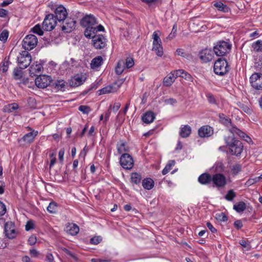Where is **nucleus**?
Wrapping results in <instances>:
<instances>
[{
  "label": "nucleus",
  "instance_id": "f257e3e1",
  "mask_svg": "<svg viewBox=\"0 0 262 262\" xmlns=\"http://www.w3.org/2000/svg\"><path fill=\"white\" fill-rule=\"evenodd\" d=\"M97 24V19L93 15H86L82 18L80 25L86 28L84 31V35L86 37H92L93 34L104 30V27L101 25L96 26Z\"/></svg>",
  "mask_w": 262,
  "mask_h": 262
},
{
  "label": "nucleus",
  "instance_id": "f03ea898",
  "mask_svg": "<svg viewBox=\"0 0 262 262\" xmlns=\"http://www.w3.org/2000/svg\"><path fill=\"white\" fill-rule=\"evenodd\" d=\"M229 132L230 133V135L224 137V140L228 147L230 146L233 143H234V141H238V140L235 139V135L247 142L251 140V138L248 135L236 126H232V127L229 129Z\"/></svg>",
  "mask_w": 262,
  "mask_h": 262
},
{
  "label": "nucleus",
  "instance_id": "7ed1b4c3",
  "mask_svg": "<svg viewBox=\"0 0 262 262\" xmlns=\"http://www.w3.org/2000/svg\"><path fill=\"white\" fill-rule=\"evenodd\" d=\"M229 66L225 58H220L214 63V73L220 76H224L228 73Z\"/></svg>",
  "mask_w": 262,
  "mask_h": 262
},
{
  "label": "nucleus",
  "instance_id": "20e7f679",
  "mask_svg": "<svg viewBox=\"0 0 262 262\" xmlns=\"http://www.w3.org/2000/svg\"><path fill=\"white\" fill-rule=\"evenodd\" d=\"M231 48V45L229 42L220 40L214 46L213 52L218 56H223L229 53Z\"/></svg>",
  "mask_w": 262,
  "mask_h": 262
},
{
  "label": "nucleus",
  "instance_id": "39448f33",
  "mask_svg": "<svg viewBox=\"0 0 262 262\" xmlns=\"http://www.w3.org/2000/svg\"><path fill=\"white\" fill-rule=\"evenodd\" d=\"M152 39V51H155L158 56H162L163 55L162 42L159 34L156 31L153 33Z\"/></svg>",
  "mask_w": 262,
  "mask_h": 262
},
{
  "label": "nucleus",
  "instance_id": "423d86ee",
  "mask_svg": "<svg viewBox=\"0 0 262 262\" xmlns=\"http://www.w3.org/2000/svg\"><path fill=\"white\" fill-rule=\"evenodd\" d=\"M31 61V55L26 51H23L17 57V61L21 69L27 68L30 65Z\"/></svg>",
  "mask_w": 262,
  "mask_h": 262
},
{
  "label": "nucleus",
  "instance_id": "0eeeda50",
  "mask_svg": "<svg viewBox=\"0 0 262 262\" xmlns=\"http://www.w3.org/2000/svg\"><path fill=\"white\" fill-rule=\"evenodd\" d=\"M37 42V38L35 35L29 34L23 39V47L26 50H31L36 47Z\"/></svg>",
  "mask_w": 262,
  "mask_h": 262
},
{
  "label": "nucleus",
  "instance_id": "6e6552de",
  "mask_svg": "<svg viewBox=\"0 0 262 262\" xmlns=\"http://www.w3.org/2000/svg\"><path fill=\"white\" fill-rule=\"evenodd\" d=\"M57 24V20L54 15L49 14L46 15L42 23V28L47 31H51L54 29Z\"/></svg>",
  "mask_w": 262,
  "mask_h": 262
},
{
  "label": "nucleus",
  "instance_id": "1a4fd4ad",
  "mask_svg": "<svg viewBox=\"0 0 262 262\" xmlns=\"http://www.w3.org/2000/svg\"><path fill=\"white\" fill-rule=\"evenodd\" d=\"M92 37H88L92 38V41L94 47L96 49H101L106 46V39L101 34L96 35L93 34Z\"/></svg>",
  "mask_w": 262,
  "mask_h": 262
},
{
  "label": "nucleus",
  "instance_id": "9d476101",
  "mask_svg": "<svg viewBox=\"0 0 262 262\" xmlns=\"http://www.w3.org/2000/svg\"><path fill=\"white\" fill-rule=\"evenodd\" d=\"M252 87L256 90H262V74L259 73H253L250 77Z\"/></svg>",
  "mask_w": 262,
  "mask_h": 262
},
{
  "label": "nucleus",
  "instance_id": "9b49d317",
  "mask_svg": "<svg viewBox=\"0 0 262 262\" xmlns=\"http://www.w3.org/2000/svg\"><path fill=\"white\" fill-rule=\"evenodd\" d=\"M120 163L125 169H130L134 166L133 159L129 154H123L120 158Z\"/></svg>",
  "mask_w": 262,
  "mask_h": 262
},
{
  "label": "nucleus",
  "instance_id": "f8f14e48",
  "mask_svg": "<svg viewBox=\"0 0 262 262\" xmlns=\"http://www.w3.org/2000/svg\"><path fill=\"white\" fill-rule=\"evenodd\" d=\"M212 182L217 188H223L227 184L226 178L222 173H215L212 175Z\"/></svg>",
  "mask_w": 262,
  "mask_h": 262
},
{
  "label": "nucleus",
  "instance_id": "ddd939ff",
  "mask_svg": "<svg viewBox=\"0 0 262 262\" xmlns=\"http://www.w3.org/2000/svg\"><path fill=\"white\" fill-rule=\"evenodd\" d=\"M51 79V77L49 76L39 75L35 79V84L39 88H46L50 85Z\"/></svg>",
  "mask_w": 262,
  "mask_h": 262
},
{
  "label": "nucleus",
  "instance_id": "4468645a",
  "mask_svg": "<svg viewBox=\"0 0 262 262\" xmlns=\"http://www.w3.org/2000/svg\"><path fill=\"white\" fill-rule=\"evenodd\" d=\"M4 233L5 235L9 239H13L16 236L14 224L11 222H7L4 226Z\"/></svg>",
  "mask_w": 262,
  "mask_h": 262
},
{
  "label": "nucleus",
  "instance_id": "2eb2a0df",
  "mask_svg": "<svg viewBox=\"0 0 262 262\" xmlns=\"http://www.w3.org/2000/svg\"><path fill=\"white\" fill-rule=\"evenodd\" d=\"M229 149L232 155L239 156L243 150V145L242 143L238 140L237 141H234V143L230 145Z\"/></svg>",
  "mask_w": 262,
  "mask_h": 262
},
{
  "label": "nucleus",
  "instance_id": "dca6fc26",
  "mask_svg": "<svg viewBox=\"0 0 262 262\" xmlns=\"http://www.w3.org/2000/svg\"><path fill=\"white\" fill-rule=\"evenodd\" d=\"M199 58L203 62H208L213 58V52L208 49L202 50L199 53Z\"/></svg>",
  "mask_w": 262,
  "mask_h": 262
},
{
  "label": "nucleus",
  "instance_id": "f3484780",
  "mask_svg": "<svg viewBox=\"0 0 262 262\" xmlns=\"http://www.w3.org/2000/svg\"><path fill=\"white\" fill-rule=\"evenodd\" d=\"M76 21L73 18H67L62 26V30L66 33L72 32L76 27Z\"/></svg>",
  "mask_w": 262,
  "mask_h": 262
},
{
  "label": "nucleus",
  "instance_id": "a211bd4d",
  "mask_svg": "<svg viewBox=\"0 0 262 262\" xmlns=\"http://www.w3.org/2000/svg\"><path fill=\"white\" fill-rule=\"evenodd\" d=\"M66 9L62 6H59L55 10V18L57 20L60 22L66 19L67 16Z\"/></svg>",
  "mask_w": 262,
  "mask_h": 262
},
{
  "label": "nucleus",
  "instance_id": "6ab92c4d",
  "mask_svg": "<svg viewBox=\"0 0 262 262\" xmlns=\"http://www.w3.org/2000/svg\"><path fill=\"white\" fill-rule=\"evenodd\" d=\"M213 129L209 125H204L201 127L198 130L199 136L201 138H207L213 134Z\"/></svg>",
  "mask_w": 262,
  "mask_h": 262
},
{
  "label": "nucleus",
  "instance_id": "aec40b11",
  "mask_svg": "<svg viewBox=\"0 0 262 262\" xmlns=\"http://www.w3.org/2000/svg\"><path fill=\"white\" fill-rule=\"evenodd\" d=\"M37 130H32L25 134L21 138V140L28 144H31L34 142L35 137L38 135Z\"/></svg>",
  "mask_w": 262,
  "mask_h": 262
},
{
  "label": "nucleus",
  "instance_id": "412c9836",
  "mask_svg": "<svg viewBox=\"0 0 262 262\" xmlns=\"http://www.w3.org/2000/svg\"><path fill=\"white\" fill-rule=\"evenodd\" d=\"M212 176L208 173H203L198 178V182L202 185H208L212 182Z\"/></svg>",
  "mask_w": 262,
  "mask_h": 262
},
{
  "label": "nucleus",
  "instance_id": "4be33fe9",
  "mask_svg": "<svg viewBox=\"0 0 262 262\" xmlns=\"http://www.w3.org/2000/svg\"><path fill=\"white\" fill-rule=\"evenodd\" d=\"M84 81L81 76L76 75L69 80V84L71 87H77L81 85Z\"/></svg>",
  "mask_w": 262,
  "mask_h": 262
},
{
  "label": "nucleus",
  "instance_id": "5701e85b",
  "mask_svg": "<svg viewBox=\"0 0 262 262\" xmlns=\"http://www.w3.org/2000/svg\"><path fill=\"white\" fill-rule=\"evenodd\" d=\"M42 69L43 67L40 63L32 65L29 69L30 76L31 77L39 76L38 74H40Z\"/></svg>",
  "mask_w": 262,
  "mask_h": 262
},
{
  "label": "nucleus",
  "instance_id": "b1692460",
  "mask_svg": "<svg viewBox=\"0 0 262 262\" xmlns=\"http://www.w3.org/2000/svg\"><path fill=\"white\" fill-rule=\"evenodd\" d=\"M66 231L69 234L72 235H75L78 233L79 228L75 224L68 223L66 226Z\"/></svg>",
  "mask_w": 262,
  "mask_h": 262
},
{
  "label": "nucleus",
  "instance_id": "393cba45",
  "mask_svg": "<svg viewBox=\"0 0 262 262\" xmlns=\"http://www.w3.org/2000/svg\"><path fill=\"white\" fill-rule=\"evenodd\" d=\"M155 119V114L151 111L146 112L142 117L143 122L146 124H149L154 121Z\"/></svg>",
  "mask_w": 262,
  "mask_h": 262
},
{
  "label": "nucleus",
  "instance_id": "a878e982",
  "mask_svg": "<svg viewBox=\"0 0 262 262\" xmlns=\"http://www.w3.org/2000/svg\"><path fill=\"white\" fill-rule=\"evenodd\" d=\"M142 185L146 190L151 189L155 185L154 180L150 178H146L142 180Z\"/></svg>",
  "mask_w": 262,
  "mask_h": 262
},
{
  "label": "nucleus",
  "instance_id": "bb28decb",
  "mask_svg": "<svg viewBox=\"0 0 262 262\" xmlns=\"http://www.w3.org/2000/svg\"><path fill=\"white\" fill-rule=\"evenodd\" d=\"M175 80L176 77H174L172 72H171L164 78L163 85L166 87H169L172 85Z\"/></svg>",
  "mask_w": 262,
  "mask_h": 262
},
{
  "label": "nucleus",
  "instance_id": "cd10ccee",
  "mask_svg": "<svg viewBox=\"0 0 262 262\" xmlns=\"http://www.w3.org/2000/svg\"><path fill=\"white\" fill-rule=\"evenodd\" d=\"M213 6L219 10L223 12H228L230 11V8L224 4L221 1L214 2Z\"/></svg>",
  "mask_w": 262,
  "mask_h": 262
},
{
  "label": "nucleus",
  "instance_id": "c85d7f7f",
  "mask_svg": "<svg viewBox=\"0 0 262 262\" xmlns=\"http://www.w3.org/2000/svg\"><path fill=\"white\" fill-rule=\"evenodd\" d=\"M191 133V128L188 125H185L181 128L180 135L182 138H187Z\"/></svg>",
  "mask_w": 262,
  "mask_h": 262
},
{
  "label": "nucleus",
  "instance_id": "c756f323",
  "mask_svg": "<svg viewBox=\"0 0 262 262\" xmlns=\"http://www.w3.org/2000/svg\"><path fill=\"white\" fill-rule=\"evenodd\" d=\"M11 62L9 60V57H5L3 61L0 63V71L6 73L9 68Z\"/></svg>",
  "mask_w": 262,
  "mask_h": 262
},
{
  "label": "nucleus",
  "instance_id": "7c9ffc66",
  "mask_svg": "<svg viewBox=\"0 0 262 262\" xmlns=\"http://www.w3.org/2000/svg\"><path fill=\"white\" fill-rule=\"evenodd\" d=\"M103 63V58L101 56H98L93 58L91 63L92 69H96L102 65Z\"/></svg>",
  "mask_w": 262,
  "mask_h": 262
},
{
  "label": "nucleus",
  "instance_id": "2f4dec72",
  "mask_svg": "<svg viewBox=\"0 0 262 262\" xmlns=\"http://www.w3.org/2000/svg\"><path fill=\"white\" fill-rule=\"evenodd\" d=\"M142 177L141 174L138 172H133L130 174V181L134 184H139L141 183Z\"/></svg>",
  "mask_w": 262,
  "mask_h": 262
},
{
  "label": "nucleus",
  "instance_id": "473e14b6",
  "mask_svg": "<svg viewBox=\"0 0 262 262\" xmlns=\"http://www.w3.org/2000/svg\"><path fill=\"white\" fill-rule=\"evenodd\" d=\"M172 72L173 74L174 77H176V79L178 77H181L185 79H188L191 77L189 74L187 73L184 70L182 69L175 70Z\"/></svg>",
  "mask_w": 262,
  "mask_h": 262
},
{
  "label": "nucleus",
  "instance_id": "72a5a7b5",
  "mask_svg": "<svg viewBox=\"0 0 262 262\" xmlns=\"http://www.w3.org/2000/svg\"><path fill=\"white\" fill-rule=\"evenodd\" d=\"M233 208L237 212L240 213L246 210V205L244 202L241 201L234 204Z\"/></svg>",
  "mask_w": 262,
  "mask_h": 262
},
{
  "label": "nucleus",
  "instance_id": "f704fd0d",
  "mask_svg": "<svg viewBox=\"0 0 262 262\" xmlns=\"http://www.w3.org/2000/svg\"><path fill=\"white\" fill-rule=\"evenodd\" d=\"M219 118H220V122L227 126H231V127L233 126L231 124V119L226 117L224 114H221L219 115Z\"/></svg>",
  "mask_w": 262,
  "mask_h": 262
},
{
  "label": "nucleus",
  "instance_id": "c9c22d12",
  "mask_svg": "<svg viewBox=\"0 0 262 262\" xmlns=\"http://www.w3.org/2000/svg\"><path fill=\"white\" fill-rule=\"evenodd\" d=\"M53 85L58 90L64 91L66 86V82L62 79L57 80L53 83Z\"/></svg>",
  "mask_w": 262,
  "mask_h": 262
},
{
  "label": "nucleus",
  "instance_id": "e433bc0d",
  "mask_svg": "<svg viewBox=\"0 0 262 262\" xmlns=\"http://www.w3.org/2000/svg\"><path fill=\"white\" fill-rule=\"evenodd\" d=\"M125 69L124 61L123 60H119L115 68L116 74L118 75L121 74Z\"/></svg>",
  "mask_w": 262,
  "mask_h": 262
},
{
  "label": "nucleus",
  "instance_id": "4c0bfd02",
  "mask_svg": "<svg viewBox=\"0 0 262 262\" xmlns=\"http://www.w3.org/2000/svg\"><path fill=\"white\" fill-rule=\"evenodd\" d=\"M58 204L57 203L54 201H52L50 203L49 205L47 207V211L50 213H56L57 212Z\"/></svg>",
  "mask_w": 262,
  "mask_h": 262
},
{
  "label": "nucleus",
  "instance_id": "58836bf2",
  "mask_svg": "<svg viewBox=\"0 0 262 262\" xmlns=\"http://www.w3.org/2000/svg\"><path fill=\"white\" fill-rule=\"evenodd\" d=\"M252 47L255 52H262V40H258L256 41L253 42L252 45Z\"/></svg>",
  "mask_w": 262,
  "mask_h": 262
},
{
  "label": "nucleus",
  "instance_id": "ea45409f",
  "mask_svg": "<svg viewBox=\"0 0 262 262\" xmlns=\"http://www.w3.org/2000/svg\"><path fill=\"white\" fill-rule=\"evenodd\" d=\"M18 108V104L17 103H13L5 106L4 110L6 112H12L13 111L17 110Z\"/></svg>",
  "mask_w": 262,
  "mask_h": 262
},
{
  "label": "nucleus",
  "instance_id": "a19ab883",
  "mask_svg": "<svg viewBox=\"0 0 262 262\" xmlns=\"http://www.w3.org/2000/svg\"><path fill=\"white\" fill-rule=\"evenodd\" d=\"M31 31L38 35L41 36L43 34V31L42 30L41 26L39 24L36 25L33 28L31 29Z\"/></svg>",
  "mask_w": 262,
  "mask_h": 262
},
{
  "label": "nucleus",
  "instance_id": "79ce46f5",
  "mask_svg": "<svg viewBox=\"0 0 262 262\" xmlns=\"http://www.w3.org/2000/svg\"><path fill=\"white\" fill-rule=\"evenodd\" d=\"M236 196V193L233 189L229 190L226 195L225 196V199L228 201H232Z\"/></svg>",
  "mask_w": 262,
  "mask_h": 262
},
{
  "label": "nucleus",
  "instance_id": "37998d69",
  "mask_svg": "<svg viewBox=\"0 0 262 262\" xmlns=\"http://www.w3.org/2000/svg\"><path fill=\"white\" fill-rule=\"evenodd\" d=\"M22 69L16 68L13 71V77L16 80L20 79L22 77Z\"/></svg>",
  "mask_w": 262,
  "mask_h": 262
},
{
  "label": "nucleus",
  "instance_id": "c03bdc74",
  "mask_svg": "<svg viewBox=\"0 0 262 262\" xmlns=\"http://www.w3.org/2000/svg\"><path fill=\"white\" fill-rule=\"evenodd\" d=\"M117 147L119 154L127 151V149L125 147V143L123 141H121L119 143H118L117 145Z\"/></svg>",
  "mask_w": 262,
  "mask_h": 262
},
{
  "label": "nucleus",
  "instance_id": "a18cd8bd",
  "mask_svg": "<svg viewBox=\"0 0 262 262\" xmlns=\"http://www.w3.org/2000/svg\"><path fill=\"white\" fill-rule=\"evenodd\" d=\"M135 64L134 60L132 57H127L124 61V66L125 68L129 69L134 66Z\"/></svg>",
  "mask_w": 262,
  "mask_h": 262
},
{
  "label": "nucleus",
  "instance_id": "49530a36",
  "mask_svg": "<svg viewBox=\"0 0 262 262\" xmlns=\"http://www.w3.org/2000/svg\"><path fill=\"white\" fill-rule=\"evenodd\" d=\"M100 94H108L114 92L113 87L111 85L107 86L99 90Z\"/></svg>",
  "mask_w": 262,
  "mask_h": 262
},
{
  "label": "nucleus",
  "instance_id": "de8ad7c7",
  "mask_svg": "<svg viewBox=\"0 0 262 262\" xmlns=\"http://www.w3.org/2000/svg\"><path fill=\"white\" fill-rule=\"evenodd\" d=\"M9 36V32L7 30H3L0 34V40L4 42H6Z\"/></svg>",
  "mask_w": 262,
  "mask_h": 262
},
{
  "label": "nucleus",
  "instance_id": "09e8293b",
  "mask_svg": "<svg viewBox=\"0 0 262 262\" xmlns=\"http://www.w3.org/2000/svg\"><path fill=\"white\" fill-rule=\"evenodd\" d=\"M237 105L242 110V111L247 114H250L251 112V109L247 105L241 102L238 103Z\"/></svg>",
  "mask_w": 262,
  "mask_h": 262
},
{
  "label": "nucleus",
  "instance_id": "8fccbe9b",
  "mask_svg": "<svg viewBox=\"0 0 262 262\" xmlns=\"http://www.w3.org/2000/svg\"><path fill=\"white\" fill-rule=\"evenodd\" d=\"M242 170V166L239 164H236L233 166L231 169L232 173L234 175H236Z\"/></svg>",
  "mask_w": 262,
  "mask_h": 262
},
{
  "label": "nucleus",
  "instance_id": "3c124183",
  "mask_svg": "<svg viewBox=\"0 0 262 262\" xmlns=\"http://www.w3.org/2000/svg\"><path fill=\"white\" fill-rule=\"evenodd\" d=\"M216 219L217 220H219L220 221H222V222H225L228 220V217L223 212H221V213L216 214Z\"/></svg>",
  "mask_w": 262,
  "mask_h": 262
},
{
  "label": "nucleus",
  "instance_id": "603ef678",
  "mask_svg": "<svg viewBox=\"0 0 262 262\" xmlns=\"http://www.w3.org/2000/svg\"><path fill=\"white\" fill-rule=\"evenodd\" d=\"M102 241V237L100 236H94L91 238L90 243L93 245H97Z\"/></svg>",
  "mask_w": 262,
  "mask_h": 262
},
{
  "label": "nucleus",
  "instance_id": "864d4df0",
  "mask_svg": "<svg viewBox=\"0 0 262 262\" xmlns=\"http://www.w3.org/2000/svg\"><path fill=\"white\" fill-rule=\"evenodd\" d=\"M239 244L244 248H245L246 250H249L251 247L250 243L247 242L244 239H242L239 241Z\"/></svg>",
  "mask_w": 262,
  "mask_h": 262
},
{
  "label": "nucleus",
  "instance_id": "5fc2aeb1",
  "mask_svg": "<svg viewBox=\"0 0 262 262\" xmlns=\"http://www.w3.org/2000/svg\"><path fill=\"white\" fill-rule=\"evenodd\" d=\"M79 110L84 114H88L91 111L90 107L86 105H80Z\"/></svg>",
  "mask_w": 262,
  "mask_h": 262
},
{
  "label": "nucleus",
  "instance_id": "6e6d98bb",
  "mask_svg": "<svg viewBox=\"0 0 262 262\" xmlns=\"http://www.w3.org/2000/svg\"><path fill=\"white\" fill-rule=\"evenodd\" d=\"M208 101L210 103L216 104V101L214 96L211 93H208L206 94Z\"/></svg>",
  "mask_w": 262,
  "mask_h": 262
},
{
  "label": "nucleus",
  "instance_id": "4d7b16f0",
  "mask_svg": "<svg viewBox=\"0 0 262 262\" xmlns=\"http://www.w3.org/2000/svg\"><path fill=\"white\" fill-rule=\"evenodd\" d=\"M34 228V224L33 221L29 220L27 222L26 226L25 229L26 231H29L31 229H33Z\"/></svg>",
  "mask_w": 262,
  "mask_h": 262
},
{
  "label": "nucleus",
  "instance_id": "13d9d810",
  "mask_svg": "<svg viewBox=\"0 0 262 262\" xmlns=\"http://www.w3.org/2000/svg\"><path fill=\"white\" fill-rule=\"evenodd\" d=\"M258 181V178L249 179L245 183L246 186H250L257 183Z\"/></svg>",
  "mask_w": 262,
  "mask_h": 262
},
{
  "label": "nucleus",
  "instance_id": "bf43d9fd",
  "mask_svg": "<svg viewBox=\"0 0 262 262\" xmlns=\"http://www.w3.org/2000/svg\"><path fill=\"white\" fill-rule=\"evenodd\" d=\"M62 250L63 252H64L66 254H67L68 255H69L70 257L76 259V256L75 254L72 252V251H70L69 249L66 248H62Z\"/></svg>",
  "mask_w": 262,
  "mask_h": 262
},
{
  "label": "nucleus",
  "instance_id": "052dcab7",
  "mask_svg": "<svg viewBox=\"0 0 262 262\" xmlns=\"http://www.w3.org/2000/svg\"><path fill=\"white\" fill-rule=\"evenodd\" d=\"M37 242L36 237L33 235H31L28 240V243L30 246H33L36 244Z\"/></svg>",
  "mask_w": 262,
  "mask_h": 262
},
{
  "label": "nucleus",
  "instance_id": "680f3d73",
  "mask_svg": "<svg viewBox=\"0 0 262 262\" xmlns=\"http://www.w3.org/2000/svg\"><path fill=\"white\" fill-rule=\"evenodd\" d=\"M6 212V207L5 204L0 201V216H3Z\"/></svg>",
  "mask_w": 262,
  "mask_h": 262
},
{
  "label": "nucleus",
  "instance_id": "e2e57ef3",
  "mask_svg": "<svg viewBox=\"0 0 262 262\" xmlns=\"http://www.w3.org/2000/svg\"><path fill=\"white\" fill-rule=\"evenodd\" d=\"M176 25H174L172 28L171 32L169 34V35L168 36V39H172L175 37L177 32V29L176 28Z\"/></svg>",
  "mask_w": 262,
  "mask_h": 262
},
{
  "label": "nucleus",
  "instance_id": "0e129e2a",
  "mask_svg": "<svg viewBox=\"0 0 262 262\" xmlns=\"http://www.w3.org/2000/svg\"><path fill=\"white\" fill-rule=\"evenodd\" d=\"M175 163L176 162L174 160H170L168 161V163L166 164L165 167L170 170L172 167L175 165Z\"/></svg>",
  "mask_w": 262,
  "mask_h": 262
},
{
  "label": "nucleus",
  "instance_id": "69168bd1",
  "mask_svg": "<svg viewBox=\"0 0 262 262\" xmlns=\"http://www.w3.org/2000/svg\"><path fill=\"white\" fill-rule=\"evenodd\" d=\"M234 225L236 229H239L243 227V223L241 220H237L234 222Z\"/></svg>",
  "mask_w": 262,
  "mask_h": 262
},
{
  "label": "nucleus",
  "instance_id": "338daca9",
  "mask_svg": "<svg viewBox=\"0 0 262 262\" xmlns=\"http://www.w3.org/2000/svg\"><path fill=\"white\" fill-rule=\"evenodd\" d=\"M206 226L212 233H215L217 231V230L213 226V225L210 222H207L206 223Z\"/></svg>",
  "mask_w": 262,
  "mask_h": 262
},
{
  "label": "nucleus",
  "instance_id": "774afa93",
  "mask_svg": "<svg viewBox=\"0 0 262 262\" xmlns=\"http://www.w3.org/2000/svg\"><path fill=\"white\" fill-rule=\"evenodd\" d=\"M46 258L48 262H55L54 260V257L51 253H48Z\"/></svg>",
  "mask_w": 262,
  "mask_h": 262
}]
</instances>
